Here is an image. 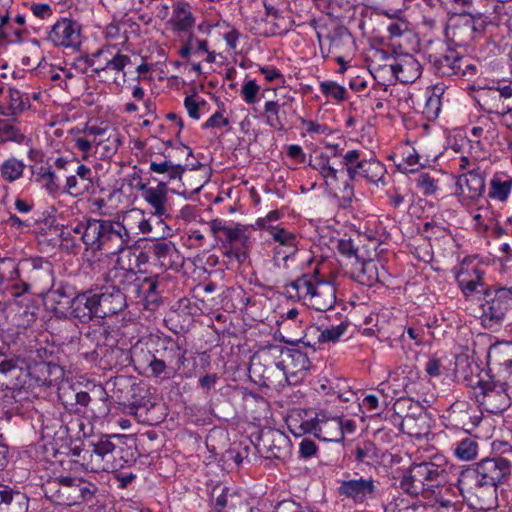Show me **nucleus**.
<instances>
[{
    "label": "nucleus",
    "instance_id": "nucleus-1",
    "mask_svg": "<svg viewBox=\"0 0 512 512\" xmlns=\"http://www.w3.org/2000/svg\"><path fill=\"white\" fill-rule=\"evenodd\" d=\"M58 237L62 248L72 254L80 250L79 241L85 244L87 250H101L108 254L124 251L132 241L123 223L102 219H88L85 223L62 227Z\"/></svg>",
    "mask_w": 512,
    "mask_h": 512
},
{
    "label": "nucleus",
    "instance_id": "nucleus-2",
    "mask_svg": "<svg viewBox=\"0 0 512 512\" xmlns=\"http://www.w3.org/2000/svg\"><path fill=\"white\" fill-rule=\"evenodd\" d=\"M512 464L508 459L498 456L484 458L472 467L462 470L457 477L460 493L474 496L480 509H490L497 500V488L508 481Z\"/></svg>",
    "mask_w": 512,
    "mask_h": 512
},
{
    "label": "nucleus",
    "instance_id": "nucleus-3",
    "mask_svg": "<svg viewBox=\"0 0 512 512\" xmlns=\"http://www.w3.org/2000/svg\"><path fill=\"white\" fill-rule=\"evenodd\" d=\"M145 347L146 350L134 349L133 361L148 369L154 377L171 379L185 365L187 348L178 338L163 333L150 334Z\"/></svg>",
    "mask_w": 512,
    "mask_h": 512
},
{
    "label": "nucleus",
    "instance_id": "nucleus-4",
    "mask_svg": "<svg viewBox=\"0 0 512 512\" xmlns=\"http://www.w3.org/2000/svg\"><path fill=\"white\" fill-rule=\"evenodd\" d=\"M452 466L443 457L413 463L402 474L400 489L407 495L429 497L452 481Z\"/></svg>",
    "mask_w": 512,
    "mask_h": 512
},
{
    "label": "nucleus",
    "instance_id": "nucleus-5",
    "mask_svg": "<svg viewBox=\"0 0 512 512\" xmlns=\"http://www.w3.org/2000/svg\"><path fill=\"white\" fill-rule=\"evenodd\" d=\"M466 380L470 387L478 390L475 392L476 401L486 412L501 414L510 407V388L496 380L488 371L481 370Z\"/></svg>",
    "mask_w": 512,
    "mask_h": 512
},
{
    "label": "nucleus",
    "instance_id": "nucleus-6",
    "mask_svg": "<svg viewBox=\"0 0 512 512\" xmlns=\"http://www.w3.org/2000/svg\"><path fill=\"white\" fill-rule=\"evenodd\" d=\"M30 366L26 359L20 355L2 359V416L10 420L13 411L18 406H12L5 410L8 404L14 405L18 402L17 396L29 383Z\"/></svg>",
    "mask_w": 512,
    "mask_h": 512
},
{
    "label": "nucleus",
    "instance_id": "nucleus-7",
    "mask_svg": "<svg viewBox=\"0 0 512 512\" xmlns=\"http://www.w3.org/2000/svg\"><path fill=\"white\" fill-rule=\"evenodd\" d=\"M283 359V346H262L251 357L249 373L267 387L280 385L285 380Z\"/></svg>",
    "mask_w": 512,
    "mask_h": 512
},
{
    "label": "nucleus",
    "instance_id": "nucleus-8",
    "mask_svg": "<svg viewBox=\"0 0 512 512\" xmlns=\"http://www.w3.org/2000/svg\"><path fill=\"white\" fill-rule=\"evenodd\" d=\"M97 486L81 478L61 477L44 485L47 498L57 504L75 505L92 502Z\"/></svg>",
    "mask_w": 512,
    "mask_h": 512
},
{
    "label": "nucleus",
    "instance_id": "nucleus-9",
    "mask_svg": "<svg viewBox=\"0 0 512 512\" xmlns=\"http://www.w3.org/2000/svg\"><path fill=\"white\" fill-rule=\"evenodd\" d=\"M209 228L215 239L226 249L227 257L235 258L239 263L246 260L250 244L248 227L242 224L229 226L222 219H214L209 222Z\"/></svg>",
    "mask_w": 512,
    "mask_h": 512
},
{
    "label": "nucleus",
    "instance_id": "nucleus-10",
    "mask_svg": "<svg viewBox=\"0 0 512 512\" xmlns=\"http://www.w3.org/2000/svg\"><path fill=\"white\" fill-rule=\"evenodd\" d=\"M341 164L351 182L365 179L373 184H384L383 180L387 173L385 165L375 158L362 159L359 150L347 151L342 157Z\"/></svg>",
    "mask_w": 512,
    "mask_h": 512
},
{
    "label": "nucleus",
    "instance_id": "nucleus-11",
    "mask_svg": "<svg viewBox=\"0 0 512 512\" xmlns=\"http://www.w3.org/2000/svg\"><path fill=\"white\" fill-rule=\"evenodd\" d=\"M92 449L85 451L82 457V465L86 471L100 472L115 469L116 456L122 457L123 447L115 445L111 437L103 435L97 442L90 444Z\"/></svg>",
    "mask_w": 512,
    "mask_h": 512
},
{
    "label": "nucleus",
    "instance_id": "nucleus-12",
    "mask_svg": "<svg viewBox=\"0 0 512 512\" xmlns=\"http://www.w3.org/2000/svg\"><path fill=\"white\" fill-rule=\"evenodd\" d=\"M484 321L490 324L501 323L512 311V284H494L485 291V299L481 304Z\"/></svg>",
    "mask_w": 512,
    "mask_h": 512
},
{
    "label": "nucleus",
    "instance_id": "nucleus-13",
    "mask_svg": "<svg viewBox=\"0 0 512 512\" xmlns=\"http://www.w3.org/2000/svg\"><path fill=\"white\" fill-rule=\"evenodd\" d=\"M244 23L250 33L257 36L270 37L282 35L289 31L290 21L284 17H273L265 10H253L251 6L242 11Z\"/></svg>",
    "mask_w": 512,
    "mask_h": 512
},
{
    "label": "nucleus",
    "instance_id": "nucleus-14",
    "mask_svg": "<svg viewBox=\"0 0 512 512\" xmlns=\"http://www.w3.org/2000/svg\"><path fill=\"white\" fill-rule=\"evenodd\" d=\"M28 266L26 260L17 261L14 258H2V283L5 286L2 288V299L4 300L6 308H12V299L19 298L28 291V283L21 277V272L24 267Z\"/></svg>",
    "mask_w": 512,
    "mask_h": 512
},
{
    "label": "nucleus",
    "instance_id": "nucleus-15",
    "mask_svg": "<svg viewBox=\"0 0 512 512\" xmlns=\"http://www.w3.org/2000/svg\"><path fill=\"white\" fill-rule=\"evenodd\" d=\"M485 275V269L479 264L467 260L460 264L455 279L465 299H469L476 293H482L483 300L485 299V291L491 286L486 284Z\"/></svg>",
    "mask_w": 512,
    "mask_h": 512
},
{
    "label": "nucleus",
    "instance_id": "nucleus-16",
    "mask_svg": "<svg viewBox=\"0 0 512 512\" xmlns=\"http://www.w3.org/2000/svg\"><path fill=\"white\" fill-rule=\"evenodd\" d=\"M337 491L341 497L350 499L355 504L377 499L380 495L377 482L372 477H353L342 480Z\"/></svg>",
    "mask_w": 512,
    "mask_h": 512
},
{
    "label": "nucleus",
    "instance_id": "nucleus-17",
    "mask_svg": "<svg viewBox=\"0 0 512 512\" xmlns=\"http://www.w3.org/2000/svg\"><path fill=\"white\" fill-rule=\"evenodd\" d=\"M47 40L55 47L77 48L81 43V26L73 19L60 18L48 32Z\"/></svg>",
    "mask_w": 512,
    "mask_h": 512
},
{
    "label": "nucleus",
    "instance_id": "nucleus-18",
    "mask_svg": "<svg viewBox=\"0 0 512 512\" xmlns=\"http://www.w3.org/2000/svg\"><path fill=\"white\" fill-rule=\"evenodd\" d=\"M258 450L269 459H284L290 448L289 438L280 430H262L257 444Z\"/></svg>",
    "mask_w": 512,
    "mask_h": 512
},
{
    "label": "nucleus",
    "instance_id": "nucleus-19",
    "mask_svg": "<svg viewBox=\"0 0 512 512\" xmlns=\"http://www.w3.org/2000/svg\"><path fill=\"white\" fill-rule=\"evenodd\" d=\"M447 414L451 425L466 432H471L482 421V411L467 401H455L450 405Z\"/></svg>",
    "mask_w": 512,
    "mask_h": 512
},
{
    "label": "nucleus",
    "instance_id": "nucleus-20",
    "mask_svg": "<svg viewBox=\"0 0 512 512\" xmlns=\"http://www.w3.org/2000/svg\"><path fill=\"white\" fill-rule=\"evenodd\" d=\"M304 432L314 433L316 437L328 442H341L344 440V421L340 417L316 418L302 424Z\"/></svg>",
    "mask_w": 512,
    "mask_h": 512
},
{
    "label": "nucleus",
    "instance_id": "nucleus-21",
    "mask_svg": "<svg viewBox=\"0 0 512 512\" xmlns=\"http://www.w3.org/2000/svg\"><path fill=\"white\" fill-rule=\"evenodd\" d=\"M98 307V318L115 315L127 307V299L114 286H103L94 291Z\"/></svg>",
    "mask_w": 512,
    "mask_h": 512
},
{
    "label": "nucleus",
    "instance_id": "nucleus-22",
    "mask_svg": "<svg viewBox=\"0 0 512 512\" xmlns=\"http://www.w3.org/2000/svg\"><path fill=\"white\" fill-rule=\"evenodd\" d=\"M146 249L153 258L154 264L160 268L177 269L181 265L180 253L171 241L165 239L152 241Z\"/></svg>",
    "mask_w": 512,
    "mask_h": 512
},
{
    "label": "nucleus",
    "instance_id": "nucleus-23",
    "mask_svg": "<svg viewBox=\"0 0 512 512\" xmlns=\"http://www.w3.org/2000/svg\"><path fill=\"white\" fill-rule=\"evenodd\" d=\"M140 278L132 268L114 266L107 273V280L113 282L110 286L116 287L127 300L136 299L137 292L140 289Z\"/></svg>",
    "mask_w": 512,
    "mask_h": 512
},
{
    "label": "nucleus",
    "instance_id": "nucleus-24",
    "mask_svg": "<svg viewBox=\"0 0 512 512\" xmlns=\"http://www.w3.org/2000/svg\"><path fill=\"white\" fill-rule=\"evenodd\" d=\"M93 290L85 291L73 297L70 303V314L81 323H88L93 318H98V307Z\"/></svg>",
    "mask_w": 512,
    "mask_h": 512
},
{
    "label": "nucleus",
    "instance_id": "nucleus-25",
    "mask_svg": "<svg viewBox=\"0 0 512 512\" xmlns=\"http://www.w3.org/2000/svg\"><path fill=\"white\" fill-rule=\"evenodd\" d=\"M25 15L21 14L13 6H9L2 14V44L17 43L22 41L25 31Z\"/></svg>",
    "mask_w": 512,
    "mask_h": 512
},
{
    "label": "nucleus",
    "instance_id": "nucleus-26",
    "mask_svg": "<svg viewBox=\"0 0 512 512\" xmlns=\"http://www.w3.org/2000/svg\"><path fill=\"white\" fill-rule=\"evenodd\" d=\"M316 311H328L336 303V287L330 281L320 279L306 302Z\"/></svg>",
    "mask_w": 512,
    "mask_h": 512
},
{
    "label": "nucleus",
    "instance_id": "nucleus-27",
    "mask_svg": "<svg viewBox=\"0 0 512 512\" xmlns=\"http://www.w3.org/2000/svg\"><path fill=\"white\" fill-rule=\"evenodd\" d=\"M460 60L461 55L454 49H447L443 54L429 55L431 69L440 77L457 76Z\"/></svg>",
    "mask_w": 512,
    "mask_h": 512
},
{
    "label": "nucleus",
    "instance_id": "nucleus-28",
    "mask_svg": "<svg viewBox=\"0 0 512 512\" xmlns=\"http://www.w3.org/2000/svg\"><path fill=\"white\" fill-rule=\"evenodd\" d=\"M496 367L497 379L508 388H512V344L496 347L490 356Z\"/></svg>",
    "mask_w": 512,
    "mask_h": 512
},
{
    "label": "nucleus",
    "instance_id": "nucleus-29",
    "mask_svg": "<svg viewBox=\"0 0 512 512\" xmlns=\"http://www.w3.org/2000/svg\"><path fill=\"white\" fill-rule=\"evenodd\" d=\"M308 165L321 174L328 186H335L346 175L344 166L342 165L341 170H337L331 164L330 157L323 152L310 156Z\"/></svg>",
    "mask_w": 512,
    "mask_h": 512
},
{
    "label": "nucleus",
    "instance_id": "nucleus-30",
    "mask_svg": "<svg viewBox=\"0 0 512 512\" xmlns=\"http://www.w3.org/2000/svg\"><path fill=\"white\" fill-rule=\"evenodd\" d=\"M391 71L402 83H412L421 75V65L411 54H404L391 65Z\"/></svg>",
    "mask_w": 512,
    "mask_h": 512
},
{
    "label": "nucleus",
    "instance_id": "nucleus-31",
    "mask_svg": "<svg viewBox=\"0 0 512 512\" xmlns=\"http://www.w3.org/2000/svg\"><path fill=\"white\" fill-rule=\"evenodd\" d=\"M486 173L480 167L473 168L468 172L462 174L457 184L462 187L463 185L467 188V196L471 200H478L481 198L486 189Z\"/></svg>",
    "mask_w": 512,
    "mask_h": 512
},
{
    "label": "nucleus",
    "instance_id": "nucleus-32",
    "mask_svg": "<svg viewBox=\"0 0 512 512\" xmlns=\"http://www.w3.org/2000/svg\"><path fill=\"white\" fill-rule=\"evenodd\" d=\"M319 280L317 270L313 273H305L285 285V291L289 298L303 300L306 303Z\"/></svg>",
    "mask_w": 512,
    "mask_h": 512
},
{
    "label": "nucleus",
    "instance_id": "nucleus-33",
    "mask_svg": "<svg viewBox=\"0 0 512 512\" xmlns=\"http://www.w3.org/2000/svg\"><path fill=\"white\" fill-rule=\"evenodd\" d=\"M6 102L2 103V116L12 117L14 121L31 106L29 96L26 92L8 86Z\"/></svg>",
    "mask_w": 512,
    "mask_h": 512
},
{
    "label": "nucleus",
    "instance_id": "nucleus-34",
    "mask_svg": "<svg viewBox=\"0 0 512 512\" xmlns=\"http://www.w3.org/2000/svg\"><path fill=\"white\" fill-rule=\"evenodd\" d=\"M162 280L159 275L140 278L139 291L137 292L136 301L145 302V305H157L161 301L163 289Z\"/></svg>",
    "mask_w": 512,
    "mask_h": 512
},
{
    "label": "nucleus",
    "instance_id": "nucleus-35",
    "mask_svg": "<svg viewBox=\"0 0 512 512\" xmlns=\"http://www.w3.org/2000/svg\"><path fill=\"white\" fill-rule=\"evenodd\" d=\"M61 376L62 369L59 365L51 362H40L30 367L29 386L34 382L38 386L49 387Z\"/></svg>",
    "mask_w": 512,
    "mask_h": 512
},
{
    "label": "nucleus",
    "instance_id": "nucleus-36",
    "mask_svg": "<svg viewBox=\"0 0 512 512\" xmlns=\"http://www.w3.org/2000/svg\"><path fill=\"white\" fill-rule=\"evenodd\" d=\"M512 192V175L504 171L495 172L488 184V198L504 203Z\"/></svg>",
    "mask_w": 512,
    "mask_h": 512
},
{
    "label": "nucleus",
    "instance_id": "nucleus-37",
    "mask_svg": "<svg viewBox=\"0 0 512 512\" xmlns=\"http://www.w3.org/2000/svg\"><path fill=\"white\" fill-rule=\"evenodd\" d=\"M285 380L288 375H297L310 369L311 362L306 352L299 348L283 346Z\"/></svg>",
    "mask_w": 512,
    "mask_h": 512
},
{
    "label": "nucleus",
    "instance_id": "nucleus-38",
    "mask_svg": "<svg viewBox=\"0 0 512 512\" xmlns=\"http://www.w3.org/2000/svg\"><path fill=\"white\" fill-rule=\"evenodd\" d=\"M216 506L227 512H249L247 497L235 488L224 487L216 497Z\"/></svg>",
    "mask_w": 512,
    "mask_h": 512
},
{
    "label": "nucleus",
    "instance_id": "nucleus-39",
    "mask_svg": "<svg viewBox=\"0 0 512 512\" xmlns=\"http://www.w3.org/2000/svg\"><path fill=\"white\" fill-rule=\"evenodd\" d=\"M169 23L174 31L188 32L195 24L190 5L182 1L176 2Z\"/></svg>",
    "mask_w": 512,
    "mask_h": 512
},
{
    "label": "nucleus",
    "instance_id": "nucleus-40",
    "mask_svg": "<svg viewBox=\"0 0 512 512\" xmlns=\"http://www.w3.org/2000/svg\"><path fill=\"white\" fill-rule=\"evenodd\" d=\"M143 190L144 199L154 208L158 216L166 215L167 187L166 182L161 180L156 187L147 188L145 184L140 186Z\"/></svg>",
    "mask_w": 512,
    "mask_h": 512
},
{
    "label": "nucleus",
    "instance_id": "nucleus-41",
    "mask_svg": "<svg viewBox=\"0 0 512 512\" xmlns=\"http://www.w3.org/2000/svg\"><path fill=\"white\" fill-rule=\"evenodd\" d=\"M352 455L358 464L377 466L381 463L383 454L381 450L371 441H363L352 450Z\"/></svg>",
    "mask_w": 512,
    "mask_h": 512
},
{
    "label": "nucleus",
    "instance_id": "nucleus-42",
    "mask_svg": "<svg viewBox=\"0 0 512 512\" xmlns=\"http://www.w3.org/2000/svg\"><path fill=\"white\" fill-rule=\"evenodd\" d=\"M2 512H27L28 498L24 493L2 485Z\"/></svg>",
    "mask_w": 512,
    "mask_h": 512
},
{
    "label": "nucleus",
    "instance_id": "nucleus-43",
    "mask_svg": "<svg viewBox=\"0 0 512 512\" xmlns=\"http://www.w3.org/2000/svg\"><path fill=\"white\" fill-rule=\"evenodd\" d=\"M286 103L280 104L278 101H267L264 105L265 123L277 130L283 131L287 124L286 111L283 109Z\"/></svg>",
    "mask_w": 512,
    "mask_h": 512
},
{
    "label": "nucleus",
    "instance_id": "nucleus-44",
    "mask_svg": "<svg viewBox=\"0 0 512 512\" xmlns=\"http://www.w3.org/2000/svg\"><path fill=\"white\" fill-rule=\"evenodd\" d=\"M357 265L358 267L353 271L352 275L361 285L371 287L379 281L378 267L375 261H361Z\"/></svg>",
    "mask_w": 512,
    "mask_h": 512
},
{
    "label": "nucleus",
    "instance_id": "nucleus-45",
    "mask_svg": "<svg viewBox=\"0 0 512 512\" xmlns=\"http://www.w3.org/2000/svg\"><path fill=\"white\" fill-rule=\"evenodd\" d=\"M461 16V24L454 28V35H456L457 31L459 33H467V39L463 40V43L466 44L471 41L476 34H482L484 32L485 21L481 16L475 17L466 13Z\"/></svg>",
    "mask_w": 512,
    "mask_h": 512
},
{
    "label": "nucleus",
    "instance_id": "nucleus-46",
    "mask_svg": "<svg viewBox=\"0 0 512 512\" xmlns=\"http://www.w3.org/2000/svg\"><path fill=\"white\" fill-rule=\"evenodd\" d=\"M131 64V58L128 55L122 53H115L113 58L106 60L101 66L94 67L93 73L98 77H101L103 73L108 71L122 72L127 65Z\"/></svg>",
    "mask_w": 512,
    "mask_h": 512
},
{
    "label": "nucleus",
    "instance_id": "nucleus-47",
    "mask_svg": "<svg viewBox=\"0 0 512 512\" xmlns=\"http://www.w3.org/2000/svg\"><path fill=\"white\" fill-rule=\"evenodd\" d=\"M129 21H113L105 27L104 35L105 38L109 41H115L116 44H125L127 43L129 36L128 30L126 29Z\"/></svg>",
    "mask_w": 512,
    "mask_h": 512
},
{
    "label": "nucleus",
    "instance_id": "nucleus-48",
    "mask_svg": "<svg viewBox=\"0 0 512 512\" xmlns=\"http://www.w3.org/2000/svg\"><path fill=\"white\" fill-rule=\"evenodd\" d=\"M187 165L175 164L170 159L165 157L162 162L152 161L150 163V170L154 173L164 175L166 172L172 173V177H182L186 171Z\"/></svg>",
    "mask_w": 512,
    "mask_h": 512
},
{
    "label": "nucleus",
    "instance_id": "nucleus-49",
    "mask_svg": "<svg viewBox=\"0 0 512 512\" xmlns=\"http://www.w3.org/2000/svg\"><path fill=\"white\" fill-rule=\"evenodd\" d=\"M187 165L175 164L170 159L165 157L162 162L152 161L150 163V170L154 173L164 175L166 172L172 173V177H182L186 171Z\"/></svg>",
    "mask_w": 512,
    "mask_h": 512
},
{
    "label": "nucleus",
    "instance_id": "nucleus-50",
    "mask_svg": "<svg viewBox=\"0 0 512 512\" xmlns=\"http://www.w3.org/2000/svg\"><path fill=\"white\" fill-rule=\"evenodd\" d=\"M187 165L175 164L170 159L165 157L162 162L152 161L150 163V170L154 173L164 175L166 172L172 173V177H182L186 171Z\"/></svg>",
    "mask_w": 512,
    "mask_h": 512
},
{
    "label": "nucleus",
    "instance_id": "nucleus-51",
    "mask_svg": "<svg viewBox=\"0 0 512 512\" xmlns=\"http://www.w3.org/2000/svg\"><path fill=\"white\" fill-rule=\"evenodd\" d=\"M26 140L27 137L18 122L8 123L2 120V143L14 142L16 144H23Z\"/></svg>",
    "mask_w": 512,
    "mask_h": 512
},
{
    "label": "nucleus",
    "instance_id": "nucleus-52",
    "mask_svg": "<svg viewBox=\"0 0 512 512\" xmlns=\"http://www.w3.org/2000/svg\"><path fill=\"white\" fill-rule=\"evenodd\" d=\"M478 443L471 439L465 438L456 444L454 449L455 456L463 461H470L477 456Z\"/></svg>",
    "mask_w": 512,
    "mask_h": 512
},
{
    "label": "nucleus",
    "instance_id": "nucleus-53",
    "mask_svg": "<svg viewBox=\"0 0 512 512\" xmlns=\"http://www.w3.org/2000/svg\"><path fill=\"white\" fill-rule=\"evenodd\" d=\"M24 168L22 161L10 158L2 163V179L13 182L23 175Z\"/></svg>",
    "mask_w": 512,
    "mask_h": 512
},
{
    "label": "nucleus",
    "instance_id": "nucleus-54",
    "mask_svg": "<svg viewBox=\"0 0 512 512\" xmlns=\"http://www.w3.org/2000/svg\"><path fill=\"white\" fill-rule=\"evenodd\" d=\"M285 5L284 0H255L250 6L253 10H265L269 16L283 17L282 9Z\"/></svg>",
    "mask_w": 512,
    "mask_h": 512
},
{
    "label": "nucleus",
    "instance_id": "nucleus-55",
    "mask_svg": "<svg viewBox=\"0 0 512 512\" xmlns=\"http://www.w3.org/2000/svg\"><path fill=\"white\" fill-rule=\"evenodd\" d=\"M119 145L120 140L117 133L111 131L105 140L99 139L96 147L100 150L102 158H111L117 152Z\"/></svg>",
    "mask_w": 512,
    "mask_h": 512
},
{
    "label": "nucleus",
    "instance_id": "nucleus-56",
    "mask_svg": "<svg viewBox=\"0 0 512 512\" xmlns=\"http://www.w3.org/2000/svg\"><path fill=\"white\" fill-rule=\"evenodd\" d=\"M269 234L276 245H298L297 235L279 226H268Z\"/></svg>",
    "mask_w": 512,
    "mask_h": 512
},
{
    "label": "nucleus",
    "instance_id": "nucleus-57",
    "mask_svg": "<svg viewBox=\"0 0 512 512\" xmlns=\"http://www.w3.org/2000/svg\"><path fill=\"white\" fill-rule=\"evenodd\" d=\"M320 91L327 98L337 101H345L347 99V90L334 81H322L319 84Z\"/></svg>",
    "mask_w": 512,
    "mask_h": 512
},
{
    "label": "nucleus",
    "instance_id": "nucleus-58",
    "mask_svg": "<svg viewBox=\"0 0 512 512\" xmlns=\"http://www.w3.org/2000/svg\"><path fill=\"white\" fill-rule=\"evenodd\" d=\"M416 185L425 196L433 195L438 190V180L426 172L418 175Z\"/></svg>",
    "mask_w": 512,
    "mask_h": 512
},
{
    "label": "nucleus",
    "instance_id": "nucleus-59",
    "mask_svg": "<svg viewBox=\"0 0 512 512\" xmlns=\"http://www.w3.org/2000/svg\"><path fill=\"white\" fill-rule=\"evenodd\" d=\"M348 328V323L346 321H342L337 326H332L330 328H326L321 331L318 336L319 343L325 342H336L339 338L346 332Z\"/></svg>",
    "mask_w": 512,
    "mask_h": 512
},
{
    "label": "nucleus",
    "instance_id": "nucleus-60",
    "mask_svg": "<svg viewBox=\"0 0 512 512\" xmlns=\"http://www.w3.org/2000/svg\"><path fill=\"white\" fill-rule=\"evenodd\" d=\"M115 53H121V51L118 48L117 44L105 46V47L99 49L98 51H96L92 55V60H91V64L90 65L93 68L97 67V66H101L103 63L106 62V60H109V59L113 58Z\"/></svg>",
    "mask_w": 512,
    "mask_h": 512
},
{
    "label": "nucleus",
    "instance_id": "nucleus-61",
    "mask_svg": "<svg viewBox=\"0 0 512 512\" xmlns=\"http://www.w3.org/2000/svg\"><path fill=\"white\" fill-rule=\"evenodd\" d=\"M161 217L162 216H158L155 213L151 217L152 226H153V235H151L150 238L154 241L163 240L172 235V229L163 222Z\"/></svg>",
    "mask_w": 512,
    "mask_h": 512
},
{
    "label": "nucleus",
    "instance_id": "nucleus-62",
    "mask_svg": "<svg viewBox=\"0 0 512 512\" xmlns=\"http://www.w3.org/2000/svg\"><path fill=\"white\" fill-rule=\"evenodd\" d=\"M460 69L458 71L457 77L461 79H465L467 81L472 80V78L478 73L479 64L474 62L468 57L461 55L460 60Z\"/></svg>",
    "mask_w": 512,
    "mask_h": 512
},
{
    "label": "nucleus",
    "instance_id": "nucleus-63",
    "mask_svg": "<svg viewBox=\"0 0 512 512\" xmlns=\"http://www.w3.org/2000/svg\"><path fill=\"white\" fill-rule=\"evenodd\" d=\"M298 251V245H275L273 248V260L277 266L280 261L287 262Z\"/></svg>",
    "mask_w": 512,
    "mask_h": 512
},
{
    "label": "nucleus",
    "instance_id": "nucleus-64",
    "mask_svg": "<svg viewBox=\"0 0 512 512\" xmlns=\"http://www.w3.org/2000/svg\"><path fill=\"white\" fill-rule=\"evenodd\" d=\"M336 249L344 257L356 258L359 260L358 246L354 244V241L350 237H343L338 239Z\"/></svg>",
    "mask_w": 512,
    "mask_h": 512
}]
</instances>
